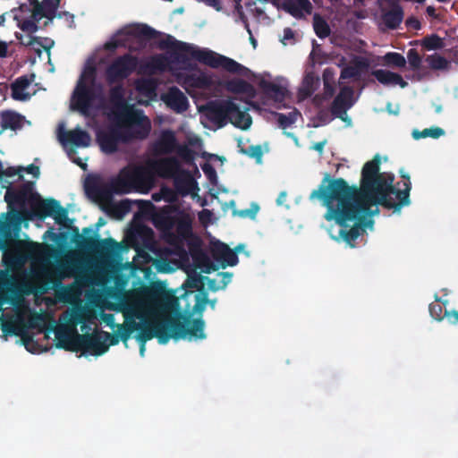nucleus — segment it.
Returning <instances> with one entry per match:
<instances>
[{
    "label": "nucleus",
    "mask_w": 458,
    "mask_h": 458,
    "mask_svg": "<svg viewBox=\"0 0 458 458\" xmlns=\"http://www.w3.org/2000/svg\"><path fill=\"white\" fill-rule=\"evenodd\" d=\"M426 63L428 64L429 68L436 70V71H444L448 69V65L450 63H448L447 59L441 56L439 54H433L426 56L425 59Z\"/></svg>",
    "instance_id": "72a5a7b5"
},
{
    "label": "nucleus",
    "mask_w": 458,
    "mask_h": 458,
    "mask_svg": "<svg viewBox=\"0 0 458 458\" xmlns=\"http://www.w3.org/2000/svg\"><path fill=\"white\" fill-rule=\"evenodd\" d=\"M383 63L393 68H403L407 60L401 54L390 52L383 55Z\"/></svg>",
    "instance_id": "f704fd0d"
},
{
    "label": "nucleus",
    "mask_w": 458,
    "mask_h": 458,
    "mask_svg": "<svg viewBox=\"0 0 458 458\" xmlns=\"http://www.w3.org/2000/svg\"><path fill=\"white\" fill-rule=\"evenodd\" d=\"M137 65V59L131 54H123L115 58L106 71V81L108 84H114L123 81L129 78L131 73L134 72Z\"/></svg>",
    "instance_id": "ddd939ff"
},
{
    "label": "nucleus",
    "mask_w": 458,
    "mask_h": 458,
    "mask_svg": "<svg viewBox=\"0 0 458 458\" xmlns=\"http://www.w3.org/2000/svg\"><path fill=\"white\" fill-rule=\"evenodd\" d=\"M316 118L321 125H326L332 121V116H330V114L327 109L318 110Z\"/></svg>",
    "instance_id": "5fc2aeb1"
},
{
    "label": "nucleus",
    "mask_w": 458,
    "mask_h": 458,
    "mask_svg": "<svg viewBox=\"0 0 458 458\" xmlns=\"http://www.w3.org/2000/svg\"><path fill=\"white\" fill-rule=\"evenodd\" d=\"M195 303L193 305L192 310L186 311V313L177 312L175 313L182 314L183 316L190 317V322L187 324V327H192V322L195 318H192L193 314H198L199 317L203 314L206 305H207V293L203 292V293H198L194 295Z\"/></svg>",
    "instance_id": "c756f323"
},
{
    "label": "nucleus",
    "mask_w": 458,
    "mask_h": 458,
    "mask_svg": "<svg viewBox=\"0 0 458 458\" xmlns=\"http://www.w3.org/2000/svg\"><path fill=\"white\" fill-rule=\"evenodd\" d=\"M140 328V323L134 320L126 324L117 325V330L114 331L119 335L120 340L124 344L129 341L131 333Z\"/></svg>",
    "instance_id": "473e14b6"
},
{
    "label": "nucleus",
    "mask_w": 458,
    "mask_h": 458,
    "mask_svg": "<svg viewBox=\"0 0 458 458\" xmlns=\"http://www.w3.org/2000/svg\"><path fill=\"white\" fill-rule=\"evenodd\" d=\"M422 46L428 51L439 50L445 47V44L442 41V38L437 35L433 34L430 36H426L422 39Z\"/></svg>",
    "instance_id": "58836bf2"
},
{
    "label": "nucleus",
    "mask_w": 458,
    "mask_h": 458,
    "mask_svg": "<svg viewBox=\"0 0 458 458\" xmlns=\"http://www.w3.org/2000/svg\"><path fill=\"white\" fill-rule=\"evenodd\" d=\"M314 29H328L326 21L319 15L315 14L313 17Z\"/></svg>",
    "instance_id": "052dcab7"
},
{
    "label": "nucleus",
    "mask_w": 458,
    "mask_h": 458,
    "mask_svg": "<svg viewBox=\"0 0 458 458\" xmlns=\"http://www.w3.org/2000/svg\"><path fill=\"white\" fill-rule=\"evenodd\" d=\"M171 179H174V186L177 191L182 195L188 194L193 184L192 176L187 170L182 171Z\"/></svg>",
    "instance_id": "c85d7f7f"
},
{
    "label": "nucleus",
    "mask_w": 458,
    "mask_h": 458,
    "mask_svg": "<svg viewBox=\"0 0 458 458\" xmlns=\"http://www.w3.org/2000/svg\"><path fill=\"white\" fill-rule=\"evenodd\" d=\"M353 96L354 90L351 86L342 87L333 100L331 111H329L332 115L345 122L348 117L346 113L354 105Z\"/></svg>",
    "instance_id": "2eb2a0df"
},
{
    "label": "nucleus",
    "mask_w": 458,
    "mask_h": 458,
    "mask_svg": "<svg viewBox=\"0 0 458 458\" xmlns=\"http://www.w3.org/2000/svg\"><path fill=\"white\" fill-rule=\"evenodd\" d=\"M103 337L104 343H106L109 346L116 345L121 341L119 335L115 333L114 335L109 334L107 331H100Z\"/></svg>",
    "instance_id": "8fccbe9b"
},
{
    "label": "nucleus",
    "mask_w": 458,
    "mask_h": 458,
    "mask_svg": "<svg viewBox=\"0 0 458 458\" xmlns=\"http://www.w3.org/2000/svg\"><path fill=\"white\" fill-rule=\"evenodd\" d=\"M24 116L21 114L5 111L1 114V126L3 129H10L13 131L21 130L23 126Z\"/></svg>",
    "instance_id": "bb28decb"
},
{
    "label": "nucleus",
    "mask_w": 458,
    "mask_h": 458,
    "mask_svg": "<svg viewBox=\"0 0 458 458\" xmlns=\"http://www.w3.org/2000/svg\"><path fill=\"white\" fill-rule=\"evenodd\" d=\"M96 81L97 70L94 66L89 65L87 66L84 71H82L81 77L77 81H82L88 85H97Z\"/></svg>",
    "instance_id": "37998d69"
},
{
    "label": "nucleus",
    "mask_w": 458,
    "mask_h": 458,
    "mask_svg": "<svg viewBox=\"0 0 458 458\" xmlns=\"http://www.w3.org/2000/svg\"><path fill=\"white\" fill-rule=\"evenodd\" d=\"M428 310L430 317L434 318L437 321L443 320L445 318V311H447L443 309L440 298L437 295L435 296V302L429 304Z\"/></svg>",
    "instance_id": "ea45409f"
},
{
    "label": "nucleus",
    "mask_w": 458,
    "mask_h": 458,
    "mask_svg": "<svg viewBox=\"0 0 458 458\" xmlns=\"http://www.w3.org/2000/svg\"><path fill=\"white\" fill-rule=\"evenodd\" d=\"M218 276L221 277V288H225L226 285L231 283L233 274L227 272L218 273Z\"/></svg>",
    "instance_id": "e2e57ef3"
},
{
    "label": "nucleus",
    "mask_w": 458,
    "mask_h": 458,
    "mask_svg": "<svg viewBox=\"0 0 458 458\" xmlns=\"http://www.w3.org/2000/svg\"><path fill=\"white\" fill-rule=\"evenodd\" d=\"M259 87L265 96L276 102H282L285 99L287 89L284 86H279L269 81L261 80L259 82Z\"/></svg>",
    "instance_id": "a878e982"
},
{
    "label": "nucleus",
    "mask_w": 458,
    "mask_h": 458,
    "mask_svg": "<svg viewBox=\"0 0 458 458\" xmlns=\"http://www.w3.org/2000/svg\"><path fill=\"white\" fill-rule=\"evenodd\" d=\"M406 26L408 27H411L413 29H417L420 27V22L419 21L414 18V17H410L406 20V22H405Z\"/></svg>",
    "instance_id": "774afa93"
},
{
    "label": "nucleus",
    "mask_w": 458,
    "mask_h": 458,
    "mask_svg": "<svg viewBox=\"0 0 458 458\" xmlns=\"http://www.w3.org/2000/svg\"><path fill=\"white\" fill-rule=\"evenodd\" d=\"M100 98H102L101 85H88L81 81H77L71 97V108L81 114L88 115L94 101Z\"/></svg>",
    "instance_id": "f8f14e48"
},
{
    "label": "nucleus",
    "mask_w": 458,
    "mask_h": 458,
    "mask_svg": "<svg viewBox=\"0 0 458 458\" xmlns=\"http://www.w3.org/2000/svg\"><path fill=\"white\" fill-rule=\"evenodd\" d=\"M153 242L152 229L145 225L134 229L130 235L131 246L140 251L141 249H150Z\"/></svg>",
    "instance_id": "a211bd4d"
},
{
    "label": "nucleus",
    "mask_w": 458,
    "mask_h": 458,
    "mask_svg": "<svg viewBox=\"0 0 458 458\" xmlns=\"http://www.w3.org/2000/svg\"><path fill=\"white\" fill-rule=\"evenodd\" d=\"M318 82V77L314 76L312 72H308L304 77V81H302L301 96L304 98L311 97L313 92L316 91Z\"/></svg>",
    "instance_id": "2f4dec72"
},
{
    "label": "nucleus",
    "mask_w": 458,
    "mask_h": 458,
    "mask_svg": "<svg viewBox=\"0 0 458 458\" xmlns=\"http://www.w3.org/2000/svg\"><path fill=\"white\" fill-rule=\"evenodd\" d=\"M176 135L173 131H162L159 140L155 144L156 151L160 154H170L178 148Z\"/></svg>",
    "instance_id": "393cba45"
},
{
    "label": "nucleus",
    "mask_w": 458,
    "mask_h": 458,
    "mask_svg": "<svg viewBox=\"0 0 458 458\" xmlns=\"http://www.w3.org/2000/svg\"><path fill=\"white\" fill-rule=\"evenodd\" d=\"M324 91L323 95L326 99L332 98L335 94V83H323Z\"/></svg>",
    "instance_id": "bf43d9fd"
},
{
    "label": "nucleus",
    "mask_w": 458,
    "mask_h": 458,
    "mask_svg": "<svg viewBox=\"0 0 458 458\" xmlns=\"http://www.w3.org/2000/svg\"><path fill=\"white\" fill-rule=\"evenodd\" d=\"M189 322L190 317L180 313L174 316L157 317L142 324L140 323V328L136 330L139 333L135 338L143 344L154 337L160 344H166L171 339L204 340L206 335L203 318L199 317L194 319L191 327H187Z\"/></svg>",
    "instance_id": "423d86ee"
},
{
    "label": "nucleus",
    "mask_w": 458,
    "mask_h": 458,
    "mask_svg": "<svg viewBox=\"0 0 458 458\" xmlns=\"http://www.w3.org/2000/svg\"><path fill=\"white\" fill-rule=\"evenodd\" d=\"M161 100L177 114L186 112L189 107L187 97L176 86L169 88L165 94L161 95Z\"/></svg>",
    "instance_id": "dca6fc26"
},
{
    "label": "nucleus",
    "mask_w": 458,
    "mask_h": 458,
    "mask_svg": "<svg viewBox=\"0 0 458 458\" xmlns=\"http://www.w3.org/2000/svg\"><path fill=\"white\" fill-rule=\"evenodd\" d=\"M151 222L159 231L163 241L176 249L179 253L187 254L183 248L184 242L187 243L190 256L195 264L203 266V272L206 274L219 269V267L225 269L227 266L233 267L238 263V257L233 250L226 251L225 255L216 261L219 266L211 262L201 248L200 238L193 233L192 217L183 210L166 207L152 215Z\"/></svg>",
    "instance_id": "7ed1b4c3"
},
{
    "label": "nucleus",
    "mask_w": 458,
    "mask_h": 458,
    "mask_svg": "<svg viewBox=\"0 0 458 458\" xmlns=\"http://www.w3.org/2000/svg\"><path fill=\"white\" fill-rule=\"evenodd\" d=\"M379 206H381L380 204H378ZM372 206H377V204H369V214H367L365 216V218L366 220H369L370 221V224L369 225H366L363 228H361L360 231H359V234L356 235V237H353V239L352 240H349L348 237L345 236V233H349V232L354 228L355 225H356V221H348V222H345L344 224H339L337 222H335L336 223L337 225H339V229H338V232H337V235H333L332 234V238L335 240V241H337L338 242H344L345 244H347L349 247L351 248H354L356 247L357 245V239H359L363 233H365V231L367 228H371L372 227V225H373V220L371 219L370 216L376 215L378 213V209L376 208L375 210H371L370 209V207Z\"/></svg>",
    "instance_id": "4468645a"
},
{
    "label": "nucleus",
    "mask_w": 458,
    "mask_h": 458,
    "mask_svg": "<svg viewBox=\"0 0 458 458\" xmlns=\"http://www.w3.org/2000/svg\"><path fill=\"white\" fill-rule=\"evenodd\" d=\"M194 61L211 69H222L233 74L245 76L249 72L247 67L232 58L184 42H177L174 45L168 55H157L153 57L151 65L160 72L173 69L174 65H177L180 69L193 72L198 71V64Z\"/></svg>",
    "instance_id": "39448f33"
},
{
    "label": "nucleus",
    "mask_w": 458,
    "mask_h": 458,
    "mask_svg": "<svg viewBox=\"0 0 458 458\" xmlns=\"http://www.w3.org/2000/svg\"><path fill=\"white\" fill-rule=\"evenodd\" d=\"M258 211H259V206L257 204H253L251 206V208L245 209V210H241L240 216L242 217L248 216V217L253 219L255 217V216H257Z\"/></svg>",
    "instance_id": "4d7b16f0"
},
{
    "label": "nucleus",
    "mask_w": 458,
    "mask_h": 458,
    "mask_svg": "<svg viewBox=\"0 0 458 458\" xmlns=\"http://www.w3.org/2000/svg\"><path fill=\"white\" fill-rule=\"evenodd\" d=\"M157 82L151 78H141L135 82V90L145 100H139L140 105H149L150 101L157 99Z\"/></svg>",
    "instance_id": "aec40b11"
},
{
    "label": "nucleus",
    "mask_w": 458,
    "mask_h": 458,
    "mask_svg": "<svg viewBox=\"0 0 458 458\" xmlns=\"http://www.w3.org/2000/svg\"><path fill=\"white\" fill-rule=\"evenodd\" d=\"M445 318L450 324L456 325L458 323V311L455 310L452 311H445Z\"/></svg>",
    "instance_id": "680f3d73"
},
{
    "label": "nucleus",
    "mask_w": 458,
    "mask_h": 458,
    "mask_svg": "<svg viewBox=\"0 0 458 458\" xmlns=\"http://www.w3.org/2000/svg\"><path fill=\"white\" fill-rule=\"evenodd\" d=\"M33 12L27 5H21L8 13L9 17L17 21V26L21 29H37L39 26L47 27L49 21L56 18L55 11L60 5V0H43L42 3H35ZM64 18L68 23L66 26H72L73 15L68 13L59 14L57 19Z\"/></svg>",
    "instance_id": "6e6552de"
},
{
    "label": "nucleus",
    "mask_w": 458,
    "mask_h": 458,
    "mask_svg": "<svg viewBox=\"0 0 458 458\" xmlns=\"http://www.w3.org/2000/svg\"><path fill=\"white\" fill-rule=\"evenodd\" d=\"M335 72L334 68H326L323 71V83H335Z\"/></svg>",
    "instance_id": "6e6d98bb"
},
{
    "label": "nucleus",
    "mask_w": 458,
    "mask_h": 458,
    "mask_svg": "<svg viewBox=\"0 0 458 458\" xmlns=\"http://www.w3.org/2000/svg\"><path fill=\"white\" fill-rule=\"evenodd\" d=\"M175 151L179 157L186 162H191L194 159V152L192 149L189 148L187 145H179Z\"/></svg>",
    "instance_id": "de8ad7c7"
},
{
    "label": "nucleus",
    "mask_w": 458,
    "mask_h": 458,
    "mask_svg": "<svg viewBox=\"0 0 458 458\" xmlns=\"http://www.w3.org/2000/svg\"><path fill=\"white\" fill-rule=\"evenodd\" d=\"M54 45L55 41L49 38H36V46L33 47V50L36 51L38 56L42 55V50L49 55Z\"/></svg>",
    "instance_id": "a19ab883"
},
{
    "label": "nucleus",
    "mask_w": 458,
    "mask_h": 458,
    "mask_svg": "<svg viewBox=\"0 0 458 458\" xmlns=\"http://www.w3.org/2000/svg\"><path fill=\"white\" fill-rule=\"evenodd\" d=\"M23 171H26L28 174L33 175L38 178L39 175V167L34 165H30L26 168H23Z\"/></svg>",
    "instance_id": "69168bd1"
},
{
    "label": "nucleus",
    "mask_w": 458,
    "mask_h": 458,
    "mask_svg": "<svg viewBox=\"0 0 458 458\" xmlns=\"http://www.w3.org/2000/svg\"><path fill=\"white\" fill-rule=\"evenodd\" d=\"M182 171L184 170L176 157H165L149 161L147 165H127L106 183L99 182L96 177L89 178L86 181V190L97 199L108 202L114 194L123 195L134 190L150 189L156 175L171 179Z\"/></svg>",
    "instance_id": "20e7f679"
},
{
    "label": "nucleus",
    "mask_w": 458,
    "mask_h": 458,
    "mask_svg": "<svg viewBox=\"0 0 458 458\" xmlns=\"http://www.w3.org/2000/svg\"><path fill=\"white\" fill-rule=\"evenodd\" d=\"M150 130V120L143 111L129 109L117 118L115 123L97 131L96 140L102 152L111 155L118 151L120 144L144 140Z\"/></svg>",
    "instance_id": "0eeeda50"
},
{
    "label": "nucleus",
    "mask_w": 458,
    "mask_h": 458,
    "mask_svg": "<svg viewBox=\"0 0 458 458\" xmlns=\"http://www.w3.org/2000/svg\"><path fill=\"white\" fill-rule=\"evenodd\" d=\"M1 330L5 335H17L15 326H13V322H2Z\"/></svg>",
    "instance_id": "13d9d810"
},
{
    "label": "nucleus",
    "mask_w": 458,
    "mask_h": 458,
    "mask_svg": "<svg viewBox=\"0 0 458 458\" xmlns=\"http://www.w3.org/2000/svg\"><path fill=\"white\" fill-rule=\"evenodd\" d=\"M4 201L7 211L0 215V239L9 243L21 231L23 222L53 216L56 224L70 227L67 210L53 198L44 199L34 191V182L27 181L16 187H6Z\"/></svg>",
    "instance_id": "f03ea898"
},
{
    "label": "nucleus",
    "mask_w": 458,
    "mask_h": 458,
    "mask_svg": "<svg viewBox=\"0 0 458 458\" xmlns=\"http://www.w3.org/2000/svg\"><path fill=\"white\" fill-rule=\"evenodd\" d=\"M205 278L207 277L200 275H194L192 276H189L186 285L187 287L193 288L199 291V293H203V292H206L204 290Z\"/></svg>",
    "instance_id": "c03bdc74"
},
{
    "label": "nucleus",
    "mask_w": 458,
    "mask_h": 458,
    "mask_svg": "<svg viewBox=\"0 0 458 458\" xmlns=\"http://www.w3.org/2000/svg\"><path fill=\"white\" fill-rule=\"evenodd\" d=\"M242 152L249 157L257 159L258 162L262 159L263 152L262 148L259 145H251L247 149H242Z\"/></svg>",
    "instance_id": "09e8293b"
},
{
    "label": "nucleus",
    "mask_w": 458,
    "mask_h": 458,
    "mask_svg": "<svg viewBox=\"0 0 458 458\" xmlns=\"http://www.w3.org/2000/svg\"><path fill=\"white\" fill-rule=\"evenodd\" d=\"M183 83L187 87H192L195 89H205L209 87L210 79L203 72L199 73H189L184 77Z\"/></svg>",
    "instance_id": "7c9ffc66"
},
{
    "label": "nucleus",
    "mask_w": 458,
    "mask_h": 458,
    "mask_svg": "<svg viewBox=\"0 0 458 458\" xmlns=\"http://www.w3.org/2000/svg\"><path fill=\"white\" fill-rule=\"evenodd\" d=\"M72 231H73L76 247L91 251L98 256H113L121 249L120 243L111 237L100 239L97 236H86V234L92 233V229L89 227L82 228V234L76 227L72 228Z\"/></svg>",
    "instance_id": "9b49d317"
},
{
    "label": "nucleus",
    "mask_w": 458,
    "mask_h": 458,
    "mask_svg": "<svg viewBox=\"0 0 458 458\" xmlns=\"http://www.w3.org/2000/svg\"><path fill=\"white\" fill-rule=\"evenodd\" d=\"M407 60L409 64V69L413 72L418 71L420 68L421 58L418 50L411 48L407 52Z\"/></svg>",
    "instance_id": "a18cd8bd"
},
{
    "label": "nucleus",
    "mask_w": 458,
    "mask_h": 458,
    "mask_svg": "<svg viewBox=\"0 0 458 458\" xmlns=\"http://www.w3.org/2000/svg\"><path fill=\"white\" fill-rule=\"evenodd\" d=\"M276 117H277L278 126L283 130L291 127L296 123L297 117L300 115V113L296 110L285 114L283 113H275Z\"/></svg>",
    "instance_id": "c9c22d12"
},
{
    "label": "nucleus",
    "mask_w": 458,
    "mask_h": 458,
    "mask_svg": "<svg viewBox=\"0 0 458 458\" xmlns=\"http://www.w3.org/2000/svg\"><path fill=\"white\" fill-rule=\"evenodd\" d=\"M380 156L377 154L365 163L360 188L350 186L343 178L332 179L327 174L318 189L310 193V199L317 198L327 207L324 219L339 225L356 221L354 228L345 233L349 240L356 237L363 226L370 225V221L365 218L369 212L368 205L380 204L388 210L399 212L410 204L409 174L401 170L403 182L394 185V174L380 173Z\"/></svg>",
    "instance_id": "f257e3e1"
},
{
    "label": "nucleus",
    "mask_w": 458,
    "mask_h": 458,
    "mask_svg": "<svg viewBox=\"0 0 458 458\" xmlns=\"http://www.w3.org/2000/svg\"><path fill=\"white\" fill-rule=\"evenodd\" d=\"M102 319H103V322H105L107 325V327H110L113 329L114 327H117L118 324L114 323V315L112 313L103 314Z\"/></svg>",
    "instance_id": "0e129e2a"
},
{
    "label": "nucleus",
    "mask_w": 458,
    "mask_h": 458,
    "mask_svg": "<svg viewBox=\"0 0 458 458\" xmlns=\"http://www.w3.org/2000/svg\"><path fill=\"white\" fill-rule=\"evenodd\" d=\"M205 110L210 123L219 128L230 123L237 128L247 130L252 123L251 116L246 111H242L231 99L209 102Z\"/></svg>",
    "instance_id": "1a4fd4ad"
},
{
    "label": "nucleus",
    "mask_w": 458,
    "mask_h": 458,
    "mask_svg": "<svg viewBox=\"0 0 458 458\" xmlns=\"http://www.w3.org/2000/svg\"><path fill=\"white\" fill-rule=\"evenodd\" d=\"M202 171L204 172V174L209 181L210 184L216 185L217 182V176L214 165L208 162H205L202 165Z\"/></svg>",
    "instance_id": "49530a36"
},
{
    "label": "nucleus",
    "mask_w": 458,
    "mask_h": 458,
    "mask_svg": "<svg viewBox=\"0 0 458 458\" xmlns=\"http://www.w3.org/2000/svg\"><path fill=\"white\" fill-rule=\"evenodd\" d=\"M371 75L374 76L377 82L385 86H396L399 85L401 88H406L408 83L403 79V77L397 72L377 69L371 72Z\"/></svg>",
    "instance_id": "b1692460"
},
{
    "label": "nucleus",
    "mask_w": 458,
    "mask_h": 458,
    "mask_svg": "<svg viewBox=\"0 0 458 458\" xmlns=\"http://www.w3.org/2000/svg\"><path fill=\"white\" fill-rule=\"evenodd\" d=\"M369 68V63L364 57H355L351 61L349 65L343 68L340 72V79H359L367 69Z\"/></svg>",
    "instance_id": "5701e85b"
},
{
    "label": "nucleus",
    "mask_w": 458,
    "mask_h": 458,
    "mask_svg": "<svg viewBox=\"0 0 458 458\" xmlns=\"http://www.w3.org/2000/svg\"><path fill=\"white\" fill-rule=\"evenodd\" d=\"M109 102L113 104L114 106L117 107L118 113L116 114L117 118H120L125 111L129 109L134 111H141L139 108H135L132 105H128L124 98V89L123 85L113 86L111 89H109Z\"/></svg>",
    "instance_id": "412c9836"
},
{
    "label": "nucleus",
    "mask_w": 458,
    "mask_h": 458,
    "mask_svg": "<svg viewBox=\"0 0 458 458\" xmlns=\"http://www.w3.org/2000/svg\"><path fill=\"white\" fill-rule=\"evenodd\" d=\"M226 90L235 94H243L249 98H253L255 96V89L253 86L247 81L241 79H233L227 81Z\"/></svg>",
    "instance_id": "cd10ccee"
},
{
    "label": "nucleus",
    "mask_w": 458,
    "mask_h": 458,
    "mask_svg": "<svg viewBox=\"0 0 458 458\" xmlns=\"http://www.w3.org/2000/svg\"><path fill=\"white\" fill-rule=\"evenodd\" d=\"M205 281H208V289L211 291L216 292L219 289H222L221 285L219 286L218 284H216V282L215 279H211V278L208 277V278H205Z\"/></svg>",
    "instance_id": "338daca9"
},
{
    "label": "nucleus",
    "mask_w": 458,
    "mask_h": 458,
    "mask_svg": "<svg viewBox=\"0 0 458 458\" xmlns=\"http://www.w3.org/2000/svg\"><path fill=\"white\" fill-rule=\"evenodd\" d=\"M34 80V73L17 77V79L11 84L12 98L20 101L28 100L31 96L26 92V89L31 85Z\"/></svg>",
    "instance_id": "6ab92c4d"
},
{
    "label": "nucleus",
    "mask_w": 458,
    "mask_h": 458,
    "mask_svg": "<svg viewBox=\"0 0 458 458\" xmlns=\"http://www.w3.org/2000/svg\"><path fill=\"white\" fill-rule=\"evenodd\" d=\"M58 347L73 352L90 353L93 356H101L108 351V344L104 343L101 332L98 330L82 335L75 332L65 341L60 342Z\"/></svg>",
    "instance_id": "9d476101"
},
{
    "label": "nucleus",
    "mask_w": 458,
    "mask_h": 458,
    "mask_svg": "<svg viewBox=\"0 0 458 458\" xmlns=\"http://www.w3.org/2000/svg\"><path fill=\"white\" fill-rule=\"evenodd\" d=\"M296 41V33L294 30H284V34L280 39V42L283 43L284 46L293 45Z\"/></svg>",
    "instance_id": "864d4df0"
},
{
    "label": "nucleus",
    "mask_w": 458,
    "mask_h": 458,
    "mask_svg": "<svg viewBox=\"0 0 458 458\" xmlns=\"http://www.w3.org/2000/svg\"><path fill=\"white\" fill-rule=\"evenodd\" d=\"M162 294L163 289L159 285L145 286L143 290H141V296H143L144 300L149 302H156L159 301Z\"/></svg>",
    "instance_id": "4c0bfd02"
},
{
    "label": "nucleus",
    "mask_w": 458,
    "mask_h": 458,
    "mask_svg": "<svg viewBox=\"0 0 458 458\" xmlns=\"http://www.w3.org/2000/svg\"><path fill=\"white\" fill-rule=\"evenodd\" d=\"M17 40L20 41V43L22 46H32V47L35 46V38L37 37H34L31 35V33H28L26 36L21 35L19 32H15Z\"/></svg>",
    "instance_id": "3c124183"
},
{
    "label": "nucleus",
    "mask_w": 458,
    "mask_h": 458,
    "mask_svg": "<svg viewBox=\"0 0 458 458\" xmlns=\"http://www.w3.org/2000/svg\"><path fill=\"white\" fill-rule=\"evenodd\" d=\"M21 171H23L22 166H18V167L10 166V167H7L6 169H4V168L2 169L1 173H2V177H4V176L12 177L14 175H20V179L22 180L23 176H22V174H20Z\"/></svg>",
    "instance_id": "603ef678"
},
{
    "label": "nucleus",
    "mask_w": 458,
    "mask_h": 458,
    "mask_svg": "<svg viewBox=\"0 0 458 458\" xmlns=\"http://www.w3.org/2000/svg\"><path fill=\"white\" fill-rule=\"evenodd\" d=\"M281 6L285 12L297 19L304 18L310 14L312 11V4L310 0H284Z\"/></svg>",
    "instance_id": "4be33fe9"
},
{
    "label": "nucleus",
    "mask_w": 458,
    "mask_h": 458,
    "mask_svg": "<svg viewBox=\"0 0 458 458\" xmlns=\"http://www.w3.org/2000/svg\"><path fill=\"white\" fill-rule=\"evenodd\" d=\"M445 135V131L441 129L440 127H431L428 129H424L422 131H412V137L414 140H420V139H425V138H431V139H437L440 136Z\"/></svg>",
    "instance_id": "e433bc0d"
},
{
    "label": "nucleus",
    "mask_w": 458,
    "mask_h": 458,
    "mask_svg": "<svg viewBox=\"0 0 458 458\" xmlns=\"http://www.w3.org/2000/svg\"><path fill=\"white\" fill-rule=\"evenodd\" d=\"M230 250L231 248L228 247L225 242H215L210 248L211 258H213L214 260L217 261V259L225 256L226 251Z\"/></svg>",
    "instance_id": "79ce46f5"
},
{
    "label": "nucleus",
    "mask_w": 458,
    "mask_h": 458,
    "mask_svg": "<svg viewBox=\"0 0 458 458\" xmlns=\"http://www.w3.org/2000/svg\"><path fill=\"white\" fill-rule=\"evenodd\" d=\"M59 140L63 144H71L76 148H87L90 145V134L77 127L74 130L60 132Z\"/></svg>",
    "instance_id": "f3484780"
}]
</instances>
